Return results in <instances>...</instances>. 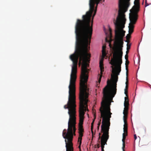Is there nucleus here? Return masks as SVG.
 Listing matches in <instances>:
<instances>
[{"label":"nucleus","instance_id":"nucleus-1","mask_svg":"<svg viewBox=\"0 0 151 151\" xmlns=\"http://www.w3.org/2000/svg\"><path fill=\"white\" fill-rule=\"evenodd\" d=\"M89 49L76 48L75 53L70 56V58L73 62V65L70 76V84L68 87V101L67 104L64 105V107L65 109H68V113L69 118L68 123V129L67 130L65 129H64L62 134L63 137L65 139L66 151H73L72 141L73 135H76V130L75 83L77 78V64L79 58V64H81V61H82L80 83V93L81 89L80 84L81 79L82 78L86 79L87 77V81L85 83V85L87 88V93H88L89 88H88L87 83L89 70L87 68L89 66L88 63L91 57V54L88 52ZM88 94L89 95V94Z\"/></svg>","mask_w":151,"mask_h":151},{"label":"nucleus","instance_id":"nucleus-2","mask_svg":"<svg viewBox=\"0 0 151 151\" xmlns=\"http://www.w3.org/2000/svg\"><path fill=\"white\" fill-rule=\"evenodd\" d=\"M118 14L116 20H114L115 25V38L113 46L111 43H109L110 48L113 51V57L110 63L112 66V70L111 78L113 79L112 84L109 79L107 82V85L103 90V96L114 97L117 91V82L118 80V75L121 71V65L122 63V48L123 47V38L125 36V31L123 29L125 27L126 19L125 13L128 8L118 7Z\"/></svg>","mask_w":151,"mask_h":151},{"label":"nucleus","instance_id":"nucleus-3","mask_svg":"<svg viewBox=\"0 0 151 151\" xmlns=\"http://www.w3.org/2000/svg\"><path fill=\"white\" fill-rule=\"evenodd\" d=\"M104 98L101 103L99 111L101 114V118H102L101 130L103 132L101 140V149L104 148V145L107 144V142L109 138V131L110 125V118L112 113L110 111L111 101L113 98L109 96H103Z\"/></svg>","mask_w":151,"mask_h":151},{"label":"nucleus","instance_id":"nucleus-4","mask_svg":"<svg viewBox=\"0 0 151 151\" xmlns=\"http://www.w3.org/2000/svg\"><path fill=\"white\" fill-rule=\"evenodd\" d=\"M87 77L86 79L82 78L80 84L81 90L80 95V105L79 109V121L78 129L79 137L78 141L80 142V145L82 143V137L83 136L84 131L83 128L84 115L86 111H88L87 103L88 100V93L87 88L85 85V83L87 81Z\"/></svg>","mask_w":151,"mask_h":151},{"label":"nucleus","instance_id":"nucleus-5","mask_svg":"<svg viewBox=\"0 0 151 151\" xmlns=\"http://www.w3.org/2000/svg\"><path fill=\"white\" fill-rule=\"evenodd\" d=\"M129 20L130 23L129 24L128 27L129 28V33L131 34L134 31V24H135L138 19V15L135 12H132L129 14Z\"/></svg>","mask_w":151,"mask_h":151},{"label":"nucleus","instance_id":"nucleus-6","mask_svg":"<svg viewBox=\"0 0 151 151\" xmlns=\"http://www.w3.org/2000/svg\"><path fill=\"white\" fill-rule=\"evenodd\" d=\"M106 48L105 46H103L102 47V56L104 58L106 55V54L105 52V50H104V49ZM103 58L102 59H101L100 60L99 62V66L100 68V69L101 70V75L100 76L99 78V83H100L101 81V78L102 76V75L103 74V72L104 71V67H103Z\"/></svg>","mask_w":151,"mask_h":151},{"label":"nucleus","instance_id":"nucleus-7","mask_svg":"<svg viewBox=\"0 0 151 151\" xmlns=\"http://www.w3.org/2000/svg\"><path fill=\"white\" fill-rule=\"evenodd\" d=\"M130 0H119L118 7H127L130 5Z\"/></svg>","mask_w":151,"mask_h":151},{"label":"nucleus","instance_id":"nucleus-8","mask_svg":"<svg viewBox=\"0 0 151 151\" xmlns=\"http://www.w3.org/2000/svg\"><path fill=\"white\" fill-rule=\"evenodd\" d=\"M135 5L133 7V9L134 11L137 12L139 10V0H135L134 2Z\"/></svg>","mask_w":151,"mask_h":151},{"label":"nucleus","instance_id":"nucleus-9","mask_svg":"<svg viewBox=\"0 0 151 151\" xmlns=\"http://www.w3.org/2000/svg\"><path fill=\"white\" fill-rule=\"evenodd\" d=\"M127 122L124 123V125L123 131L124 132H126L127 131Z\"/></svg>","mask_w":151,"mask_h":151},{"label":"nucleus","instance_id":"nucleus-10","mask_svg":"<svg viewBox=\"0 0 151 151\" xmlns=\"http://www.w3.org/2000/svg\"><path fill=\"white\" fill-rule=\"evenodd\" d=\"M128 108H129V107H128V106L126 107V106H124V110L123 111V114H124V113L125 114H128Z\"/></svg>","mask_w":151,"mask_h":151},{"label":"nucleus","instance_id":"nucleus-11","mask_svg":"<svg viewBox=\"0 0 151 151\" xmlns=\"http://www.w3.org/2000/svg\"><path fill=\"white\" fill-rule=\"evenodd\" d=\"M123 116V120L124 123L127 122V114H125L124 113Z\"/></svg>","mask_w":151,"mask_h":151},{"label":"nucleus","instance_id":"nucleus-12","mask_svg":"<svg viewBox=\"0 0 151 151\" xmlns=\"http://www.w3.org/2000/svg\"><path fill=\"white\" fill-rule=\"evenodd\" d=\"M94 119H93V122H92V123L91 124V131H92V132H93L92 129H93V124L94 122V121L95 119H96V116H95V114L94 115Z\"/></svg>","mask_w":151,"mask_h":151},{"label":"nucleus","instance_id":"nucleus-13","mask_svg":"<svg viewBox=\"0 0 151 151\" xmlns=\"http://www.w3.org/2000/svg\"><path fill=\"white\" fill-rule=\"evenodd\" d=\"M129 101H124V106H126L129 107Z\"/></svg>","mask_w":151,"mask_h":151},{"label":"nucleus","instance_id":"nucleus-14","mask_svg":"<svg viewBox=\"0 0 151 151\" xmlns=\"http://www.w3.org/2000/svg\"><path fill=\"white\" fill-rule=\"evenodd\" d=\"M127 135V131L126 132H124L123 134V137H126Z\"/></svg>","mask_w":151,"mask_h":151},{"label":"nucleus","instance_id":"nucleus-15","mask_svg":"<svg viewBox=\"0 0 151 151\" xmlns=\"http://www.w3.org/2000/svg\"><path fill=\"white\" fill-rule=\"evenodd\" d=\"M125 138H126V137H123V138L122 139V141L123 142V144H125Z\"/></svg>","mask_w":151,"mask_h":151},{"label":"nucleus","instance_id":"nucleus-16","mask_svg":"<svg viewBox=\"0 0 151 151\" xmlns=\"http://www.w3.org/2000/svg\"><path fill=\"white\" fill-rule=\"evenodd\" d=\"M100 147V145L99 144L96 145L94 146V148H99Z\"/></svg>","mask_w":151,"mask_h":151},{"label":"nucleus","instance_id":"nucleus-17","mask_svg":"<svg viewBox=\"0 0 151 151\" xmlns=\"http://www.w3.org/2000/svg\"><path fill=\"white\" fill-rule=\"evenodd\" d=\"M127 50H129L130 48V45H129L128 43L127 44Z\"/></svg>","mask_w":151,"mask_h":151},{"label":"nucleus","instance_id":"nucleus-18","mask_svg":"<svg viewBox=\"0 0 151 151\" xmlns=\"http://www.w3.org/2000/svg\"><path fill=\"white\" fill-rule=\"evenodd\" d=\"M129 62L128 60H126V63H125L126 66H128V65L129 64Z\"/></svg>","mask_w":151,"mask_h":151},{"label":"nucleus","instance_id":"nucleus-19","mask_svg":"<svg viewBox=\"0 0 151 151\" xmlns=\"http://www.w3.org/2000/svg\"><path fill=\"white\" fill-rule=\"evenodd\" d=\"M127 90H124V93L125 94L126 96H127Z\"/></svg>","mask_w":151,"mask_h":151},{"label":"nucleus","instance_id":"nucleus-20","mask_svg":"<svg viewBox=\"0 0 151 151\" xmlns=\"http://www.w3.org/2000/svg\"><path fill=\"white\" fill-rule=\"evenodd\" d=\"M122 145H123L122 147V150H123V151H125L124 150V149L125 147V144H123Z\"/></svg>","mask_w":151,"mask_h":151},{"label":"nucleus","instance_id":"nucleus-21","mask_svg":"<svg viewBox=\"0 0 151 151\" xmlns=\"http://www.w3.org/2000/svg\"><path fill=\"white\" fill-rule=\"evenodd\" d=\"M128 66H126V69L127 70V72H126V75L127 76H128Z\"/></svg>","mask_w":151,"mask_h":151},{"label":"nucleus","instance_id":"nucleus-22","mask_svg":"<svg viewBox=\"0 0 151 151\" xmlns=\"http://www.w3.org/2000/svg\"><path fill=\"white\" fill-rule=\"evenodd\" d=\"M109 30L110 32V34L111 35L112 30L109 27Z\"/></svg>","mask_w":151,"mask_h":151},{"label":"nucleus","instance_id":"nucleus-23","mask_svg":"<svg viewBox=\"0 0 151 151\" xmlns=\"http://www.w3.org/2000/svg\"><path fill=\"white\" fill-rule=\"evenodd\" d=\"M125 59L126 60H128V55L127 54L125 55Z\"/></svg>","mask_w":151,"mask_h":151},{"label":"nucleus","instance_id":"nucleus-24","mask_svg":"<svg viewBox=\"0 0 151 151\" xmlns=\"http://www.w3.org/2000/svg\"><path fill=\"white\" fill-rule=\"evenodd\" d=\"M126 79H127V81L126 82V85H128V77H127H127Z\"/></svg>","mask_w":151,"mask_h":151},{"label":"nucleus","instance_id":"nucleus-25","mask_svg":"<svg viewBox=\"0 0 151 151\" xmlns=\"http://www.w3.org/2000/svg\"><path fill=\"white\" fill-rule=\"evenodd\" d=\"M130 37V35H127L126 36V38L127 39H128Z\"/></svg>","mask_w":151,"mask_h":151},{"label":"nucleus","instance_id":"nucleus-26","mask_svg":"<svg viewBox=\"0 0 151 151\" xmlns=\"http://www.w3.org/2000/svg\"><path fill=\"white\" fill-rule=\"evenodd\" d=\"M125 101H129L127 97H125L124 98Z\"/></svg>","mask_w":151,"mask_h":151},{"label":"nucleus","instance_id":"nucleus-27","mask_svg":"<svg viewBox=\"0 0 151 151\" xmlns=\"http://www.w3.org/2000/svg\"><path fill=\"white\" fill-rule=\"evenodd\" d=\"M101 134L100 133H99V138H98L99 140L100 139H101V138L102 137V136L101 137V136H100Z\"/></svg>","mask_w":151,"mask_h":151},{"label":"nucleus","instance_id":"nucleus-28","mask_svg":"<svg viewBox=\"0 0 151 151\" xmlns=\"http://www.w3.org/2000/svg\"><path fill=\"white\" fill-rule=\"evenodd\" d=\"M101 119L99 121V122H98V126H100V125L101 124Z\"/></svg>","mask_w":151,"mask_h":151},{"label":"nucleus","instance_id":"nucleus-29","mask_svg":"<svg viewBox=\"0 0 151 151\" xmlns=\"http://www.w3.org/2000/svg\"><path fill=\"white\" fill-rule=\"evenodd\" d=\"M128 88V85H126L125 87V88L124 89V90H127Z\"/></svg>","mask_w":151,"mask_h":151},{"label":"nucleus","instance_id":"nucleus-30","mask_svg":"<svg viewBox=\"0 0 151 151\" xmlns=\"http://www.w3.org/2000/svg\"><path fill=\"white\" fill-rule=\"evenodd\" d=\"M134 139L135 140H136L137 138V137L136 134H134Z\"/></svg>","mask_w":151,"mask_h":151},{"label":"nucleus","instance_id":"nucleus-31","mask_svg":"<svg viewBox=\"0 0 151 151\" xmlns=\"http://www.w3.org/2000/svg\"><path fill=\"white\" fill-rule=\"evenodd\" d=\"M149 5L146 2L145 3V6L146 7L147 6H148V5Z\"/></svg>","mask_w":151,"mask_h":151},{"label":"nucleus","instance_id":"nucleus-32","mask_svg":"<svg viewBox=\"0 0 151 151\" xmlns=\"http://www.w3.org/2000/svg\"><path fill=\"white\" fill-rule=\"evenodd\" d=\"M79 142V146H78V148H80V147H81V145H80V142Z\"/></svg>","mask_w":151,"mask_h":151},{"label":"nucleus","instance_id":"nucleus-33","mask_svg":"<svg viewBox=\"0 0 151 151\" xmlns=\"http://www.w3.org/2000/svg\"><path fill=\"white\" fill-rule=\"evenodd\" d=\"M101 151H104V148L101 149Z\"/></svg>","mask_w":151,"mask_h":151},{"label":"nucleus","instance_id":"nucleus-34","mask_svg":"<svg viewBox=\"0 0 151 151\" xmlns=\"http://www.w3.org/2000/svg\"><path fill=\"white\" fill-rule=\"evenodd\" d=\"M99 127H100L99 126H97V128H98V129H99Z\"/></svg>","mask_w":151,"mask_h":151},{"label":"nucleus","instance_id":"nucleus-35","mask_svg":"<svg viewBox=\"0 0 151 151\" xmlns=\"http://www.w3.org/2000/svg\"><path fill=\"white\" fill-rule=\"evenodd\" d=\"M128 53V51H126V53H127V54Z\"/></svg>","mask_w":151,"mask_h":151}]
</instances>
